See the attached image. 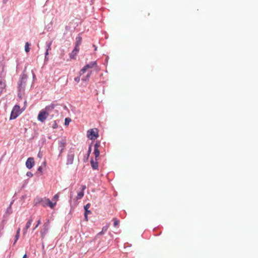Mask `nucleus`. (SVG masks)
I'll use <instances>...</instances> for the list:
<instances>
[{
    "label": "nucleus",
    "instance_id": "nucleus-1",
    "mask_svg": "<svg viewBox=\"0 0 258 258\" xmlns=\"http://www.w3.org/2000/svg\"><path fill=\"white\" fill-rule=\"evenodd\" d=\"M98 136V130L97 128H90L87 132V137L90 139V140H96Z\"/></svg>",
    "mask_w": 258,
    "mask_h": 258
},
{
    "label": "nucleus",
    "instance_id": "nucleus-2",
    "mask_svg": "<svg viewBox=\"0 0 258 258\" xmlns=\"http://www.w3.org/2000/svg\"><path fill=\"white\" fill-rule=\"evenodd\" d=\"M21 113L20 107L19 105H15L13 108L11 115H10V119H15L19 116V114Z\"/></svg>",
    "mask_w": 258,
    "mask_h": 258
},
{
    "label": "nucleus",
    "instance_id": "nucleus-3",
    "mask_svg": "<svg viewBox=\"0 0 258 258\" xmlns=\"http://www.w3.org/2000/svg\"><path fill=\"white\" fill-rule=\"evenodd\" d=\"M97 63L96 61H91L89 63H87L82 69H81L80 71V75H82V74L85 73L86 71L87 70L90 69V68H94V67H96Z\"/></svg>",
    "mask_w": 258,
    "mask_h": 258
},
{
    "label": "nucleus",
    "instance_id": "nucleus-4",
    "mask_svg": "<svg viewBox=\"0 0 258 258\" xmlns=\"http://www.w3.org/2000/svg\"><path fill=\"white\" fill-rule=\"evenodd\" d=\"M47 117V112H46V109L45 107L40 111L38 115V120L41 122H44Z\"/></svg>",
    "mask_w": 258,
    "mask_h": 258
},
{
    "label": "nucleus",
    "instance_id": "nucleus-5",
    "mask_svg": "<svg viewBox=\"0 0 258 258\" xmlns=\"http://www.w3.org/2000/svg\"><path fill=\"white\" fill-rule=\"evenodd\" d=\"M99 147H100V142H99V141H97V142H96V143L94 145V152L96 160H97V157H99L100 154V150L99 149Z\"/></svg>",
    "mask_w": 258,
    "mask_h": 258
},
{
    "label": "nucleus",
    "instance_id": "nucleus-6",
    "mask_svg": "<svg viewBox=\"0 0 258 258\" xmlns=\"http://www.w3.org/2000/svg\"><path fill=\"white\" fill-rule=\"evenodd\" d=\"M56 204V202H52L50 199H46L42 203V206L45 207L46 205H48L50 208H54Z\"/></svg>",
    "mask_w": 258,
    "mask_h": 258
},
{
    "label": "nucleus",
    "instance_id": "nucleus-7",
    "mask_svg": "<svg viewBox=\"0 0 258 258\" xmlns=\"http://www.w3.org/2000/svg\"><path fill=\"white\" fill-rule=\"evenodd\" d=\"M35 164L34 158H28L26 162V166L28 168H32Z\"/></svg>",
    "mask_w": 258,
    "mask_h": 258
},
{
    "label": "nucleus",
    "instance_id": "nucleus-8",
    "mask_svg": "<svg viewBox=\"0 0 258 258\" xmlns=\"http://www.w3.org/2000/svg\"><path fill=\"white\" fill-rule=\"evenodd\" d=\"M33 222V219L32 217L29 218L28 221L27 222L25 226L23 229V233L26 234V232H27V231L28 230V228H30V226L31 225L32 223Z\"/></svg>",
    "mask_w": 258,
    "mask_h": 258
},
{
    "label": "nucleus",
    "instance_id": "nucleus-9",
    "mask_svg": "<svg viewBox=\"0 0 258 258\" xmlns=\"http://www.w3.org/2000/svg\"><path fill=\"white\" fill-rule=\"evenodd\" d=\"M74 157H75V155L74 153H72V152L69 153L67 156V164H73Z\"/></svg>",
    "mask_w": 258,
    "mask_h": 258
},
{
    "label": "nucleus",
    "instance_id": "nucleus-10",
    "mask_svg": "<svg viewBox=\"0 0 258 258\" xmlns=\"http://www.w3.org/2000/svg\"><path fill=\"white\" fill-rule=\"evenodd\" d=\"M91 206L90 204H87L85 206H84V209L85 210V212L84 213V216L85 218V220L88 221V214H91V212L90 210H89V209L90 208Z\"/></svg>",
    "mask_w": 258,
    "mask_h": 258
},
{
    "label": "nucleus",
    "instance_id": "nucleus-11",
    "mask_svg": "<svg viewBox=\"0 0 258 258\" xmlns=\"http://www.w3.org/2000/svg\"><path fill=\"white\" fill-rule=\"evenodd\" d=\"M55 105L54 104H51L49 105L46 106V111L47 112V116H49V112L54 109Z\"/></svg>",
    "mask_w": 258,
    "mask_h": 258
},
{
    "label": "nucleus",
    "instance_id": "nucleus-12",
    "mask_svg": "<svg viewBox=\"0 0 258 258\" xmlns=\"http://www.w3.org/2000/svg\"><path fill=\"white\" fill-rule=\"evenodd\" d=\"M79 48H78L76 44V46L74 49H73L72 52L70 54L71 58H73L74 59V58H75V56L77 55V53L79 52Z\"/></svg>",
    "mask_w": 258,
    "mask_h": 258
},
{
    "label": "nucleus",
    "instance_id": "nucleus-13",
    "mask_svg": "<svg viewBox=\"0 0 258 258\" xmlns=\"http://www.w3.org/2000/svg\"><path fill=\"white\" fill-rule=\"evenodd\" d=\"M6 87V83L3 81V80H0V95L2 94L4 89H5Z\"/></svg>",
    "mask_w": 258,
    "mask_h": 258
},
{
    "label": "nucleus",
    "instance_id": "nucleus-14",
    "mask_svg": "<svg viewBox=\"0 0 258 258\" xmlns=\"http://www.w3.org/2000/svg\"><path fill=\"white\" fill-rule=\"evenodd\" d=\"M91 165L93 169H97L98 167V162L94 161L93 159L91 160Z\"/></svg>",
    "mask_w": 258,
    "mask_h": 258
},
{
    "label": "nucleus",
    "instance_id": "nucleus-15",
    "mask_svg": "<svg viewBox=\"0 0 258 258\" xmlns=\"http://www.w3.org/2000/svg\"><path fill=\"white\" fill-rule=\"evenodd\" d=\"M91 74L92 72H89L86 76L82 78V80L84 81V82H88L90 78Z\"/></svg>",
    "mask_w": 258,
    "mask_h": 258
},
{
    "label": "nucleus",
    "instance_id": "nucleus-16",
    "mask_svg": "<svg viewBox=\"0 0 258 258\" xmlns=\"http://www.w3.org/2000/svg\"><path fill=\"white\" fill-rule=\"evenodd\" d=\"M82 41V38L81 36H78V37L76 38V44L78 48H79V46L81 45Z\"/></svg>",
    "mask_w": 258,
    "mask_h": 258
},
{
    "label": "nucleus",
    "instance_id": "nucleus-17",
    "mask_svg": "<svg viewBox=\"0 0 258 258\" xmlns=\"http://www.w3.org/2000/svg\"><path fill=\"white\" fill-rule=\"evenodd\" d=\"M84 196V192L82 191V190L80 192H78L77 196V199H81Z\"/></svg>",
    "mask_w": 258,
    "mask_h": 258
},
{
    "label": "nucleus",
    "instance_id": "nucleus-18",
    "mask_svg": "<svg viewBox=\"0 0 258 258\" xmlns=\"http://www.w3.org/2000/svg\"><path fill=\"white\" fill-rule=\"evenodd\" d=\"M30 50V43L28 42H27L25 44V51L26 52H29Z\"/></svg>",
    "mask_w": 258,
    "mask_h": 258
},
{
    "label": "nucleus",
    "instance_id": "nucleus-19",
    "mask_svg": "<svg viewBox=\"0 0 258 258\" xmlns=\"http://www.w3.org/2000/svg\"><path fill=\"white\" fill-rule=\"evenodd\" d=\"M58 145L61 148V150H62V149H63L64 147H65L66 145V143L64 141H59V142L58 143Z\"/></svg>",
    "mask_w": 258,
    "mask_h": 258
},
{
    "label": "nucleus",
    "instance_id": "nucleus-20",
    "mask_svg": "<svg viewBox=\"0 0 258 258\" xmlns=\"http://www.w3.org/2000/svg\"><path fill=\"white\" fill-rule=\"evenodd\" d=\"M59 194H56V195H54L53 198H52V201H54V202H55L56 204V201H58V199H59Z\"/></svg>",
    "mask_w": 258,
    "mask_h": 258
},
{
    "label": "nucleus",
    "instance_id": "nucleus-21",
    "mask_svg": "<svg viewBox=\"0 0 258 258\" xmlns=\"http://www.w3.org/2000/svg\"><path fill=\"white\" fill-rule=\"evenodd\" d=\"M25 83H24L23 84V81L22 80L21 84H20L19 86V88L20 90H21V89H24L25 88Z\"/></svg>",
    "mask_w": 258,
    "mask_h": 258
},
{
    "label": "nucleus",
    "instance_id": "nucleus-22",
    "mask_svg": "<svg viewBox=\"0 0 258 258\" xmlns=\"http://www.w3.org/2000/svg\"><path fill=\"white\" fill-rule=\"evenodd\" d=\"M51 126L53 128H57L58 127L56 121H53L51 122Z\"/></svg>",
    "mask_w": 258,
    "mask_h": 258
},
{
    "label": "nucleus",
    "instance_id": "nucleus-23",
    "mask_svg": "<svg viewBox=\"0 0 258 258\" xmlns=\"http://www.w3.org/2000/svg\"><path fill=\"white\" fill-rule=\"evenodd\" d=\"M113 221L114 223V226H117V225H118L119 223V222L117 220V219H116V218H113Z\"/></svg>",
    "mask_w": 258,
    "mask_h": 258
},
{
    "label": "nucleus",
    "instance_id": "nucleus-24",
    "mask_svg": "<svg viewBox=\"0 0 258 258\" xmlns=\"http://www.w3.org/2000/svg\"><path fill=\"white\" fill-rule=\"evenodd\" d=\"M40 224H41V219H38V220L37 221V223H36L35 226L34 227V228H33V231L35 230V229H36V228H37V227L39 226Z\"/></svg>",
    "mask_w": 258,
    "mask_h": 258
},
{
    "label": "nucleus",
    "instance_id": "nucleus-25",
    "mask_svg": "<svg viewBox=\"0 0 258 258\" xmlns=\"http://www.w3.org/2000/svg\"><path fill=\"white\" fill-rule=\"evenodd\" d=\"M52 44V41H50V42H48L47 44V49L49 51V50L51 49V45Z\"/></svg>",
    "mask_w": 258,
    "mask_h": 258
},
{
    "label": "nucleus",
    "instance_id": "nucleus-26",
    "mask_svg": "<svg viewBox=\"0 0 258 258\" xmlns=\"http://www.w3.org/2000/svg\"><path fill=\"white\" fill-rule=\"evenodd\" d=\"M71 120V119L69 118H65V124H66V125H68V124H69Z\"/></svg>",
    "mask_w": 258,
    "mask_h": 258
},
{
    "label": "nucleus",
    "instance_id": "nucleus-27",
    "mask_svg": "<svg viewBox=\"0 0 258 258\" xmlns=\"http://www.w3.org/2000/svg\"><path fill=\"white\" fill-rule=\"evenodd\" d=\"M81 75H80H80L79 76H77V77H75L74 78V80L75 81V82H80Z\"/></svg>",
    "mask_w": 258,
    "mask_h": 258
},
{
    "label": "nucleus",
    "instance_id": "nucleus-28",
    "mask_svg": "<svg viewBox=\"0 0 258 258\" xmlns=\"http://www.w3.org/2000/svg\"><path fill=\"white\" fill-rule=\"evenodd\" d=\"M48 54H49L48 50H47V49H46V50L45 52V59H48L47 55H48Z\"/></svg>",
    "mask_w": 258,
    "mask_h": 258
},
{
    "label": "nucleus",
    "instance_id": "nucleus-29",
    "mask_svg": "<svg viewBox=\"0 0 258 258\" xmlns=\"http://www.w3.org/2000/svg\"><path fill=\"white\" fill-rule=\"evenodd\" d=\"M108 228V226H103V227L102 228V232H105V231H107Z\"/></svg>",
    "mask_w": 258,
    "mask_h": 258
},
{
    "label": "nucleus",
    "instance_id": "nucleus-30",
    "mask_svg": "<svg viewBox=\"0 0 258 258\" xmlns=\"http://www.w3.org/2000/svg\"><path fill=\"white\" fill-rule=\"evenodd\" d=\"M19 237V235H18L17 234V233H16V235H15V240L14 241V243H15V242H17V241L18 240V238Z\"/></svg>",
    "mask_w": 258,
    "mask_h": 258
},
{
    "label": "nucleus",
    "instance_id": "nucleus-31",
    "mask_svg": "<svg viewBox=\"0 0 258 258\" xmlns=\"http://www.w3.org/2000/svg\"><path fill=\"white\" fill-rule=\"evenodd\" d=\"M27 175L29 176V177H32L33 174L31 172H27Z\"/></svg>",
    "mask_w": 258,
    "mask_h": 258
},
{
    "label": "nucleus",
    "instance_id": "nucleus-32",
    "mask_svg": "<svg viewBox=\"0 0 258 258\" xmlns=\"http://www.w3.org/2000/svg\"><path fill=\"white\" fill-rule=\"evenodd\" d=\"M81 188H82V191H83L84 192V190L86 189V185H82Z\"/></svg>",
    "mask_w": 258,
    "mask_h": 258
},
{
    "label": "nucleus",
    "instance_id": "nucleus-33",
    "mask_svg": "<svg viewBox=\"0 0 258 258\" xmlns=\"http://www.w3.org/2000/svg\"><path fill=\"white\" fill-rule=\"evenodd\" d=\"M20 230H21L20 228H19L18 229V230H17V234L19 235V236H20Z\"/></svg>",
    "mask_w": 258,
    "mask_h": 258
},
{
    "label": "nucleus",
    "instance_id": "nucleus-34",
    "mask_svg": "<svg viewBox=\"0 0 258 258\" xmlns=\"http://www.w3.org/2000/svg\"><path fill=\"white\" fill-rule=\"evenodd\" d=\"M91 152V147H90L89 149V150H88V156H89L90 153Z\"/></svg>",
    "mask_w": 258,
    "mask_h": 258
},
{
    "label": "nucleus",
    "instance_id": "nucleus-35",
    "mask_svg": "<svg viewBox=\"0 0 258 258\" xmlns=\"http://www.w3.org/2000/svg\"><path fill=\"white\" fill-rule=\"evenodd\" d=\"M44 226L45 228H46V229H47L48 223H44Z\"/></svg>",
    "mask_w": 258,
    "mask_h": 258
},
{
    "label": "nucleus",
    "instance_id": "nucleus-36",
    "mask_svg": "<svg viewBox=\"0 0 258 258\" xmlns=\"http://www.w3.org/2000/svg\"><path fill=\"white\" fill-rule=\"evenodd\" d=\"M38 170L41 171H42V167H39L38 168Z\"/></svg>",
    "mask_w": 258,
    "mask_h": 258
},
{
    "label": "nucleus",
    "instance_id": "nucleus-37",
    "mask_svg": "<svg viewBox=\"0 0 258 258\" xmlns=\"http://www.w3.org/2000/svg\"><path fill=\"white\" fill-rule=\"evenodd\" d=\"M2 234H3L2 230H0V237L2 236Z\"/></svg>",
    "mask_w": 258,
    "mask_h": 258
},
{
    "label": "nucleus",
    "instance_id": "nucleus-38",
    "mask_svg": "<svg viewBox=\"0 0 258 258\" xmlns=\"http://www.w3.org/2000/svg\"><path fill=\"white\" fill-rule=\"evenodd\" d=\"M27 254H25L24 255V256H23V257H22V258H27Z\"/></svg>",
    "mask_w": 258,
    "mask_h": 258
},
{
    "label": "nucleus",
    "instance_id": "nucleus-39",
    "mask_svg": "<svg viewBox=\"0 0 258 258\" xmlns=\"http://www.w3.org/2000/svg\"><path fill=\"white\" fill-rule=\"evenodd\" d=\"M104 232H102V230L101 232L99 233V234H103Z\"/></svg>",
    "mask_w": 258,
    "mask_h": 258
},
{
    "label": "nucleus",
    "instance_id": "nucleus-40",
    "mask_svg": "<svg viewBox=\"0 0 258 258\" xmlns=\"http://www.w3.org/2000/svg\"><path fill=\"white\" fill-rule=\"evenodd\" d=\"M4 1H5V2H6V1H7L8 0H4Z\"/></svg>",
    "mask_w": 258,
    "mask_h": 258
}]
</instances>
